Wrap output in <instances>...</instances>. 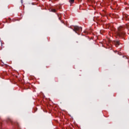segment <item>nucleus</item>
<instances>
[{
  "instance_id": "nucleus-1",
  "label": "nucleus",
  "mask_w": 129,
  "mask_h": 129,
  "mask_svg": "<svg viewBox=\"0 0 129 129\" xmlns=\"http://www.w3.org/2000/svg\"><path fill=\"white\" fill-rule=\"evenodd\" d=\"M125 28L123 26H119L118 28V31L116 32L117 37L123 39L125 37Z\"/></svg>"
},
{
  "instance_id": "nucleus-2",
  "label": "nucleus",
  "mask_w": 129,
  "mask_h": 129,
  "mask_svg": "<svg viewBox=\"0 0 129 129\" xmlns=\"http://www.w3.org/2000/svg\"><path fill=\"white\" fill-rule=\"evenodd\" d=\"M73 30V31H74V32L77 33V34H78V33H80V32H82V28L79 27V26H75Z\"/></svg>"
},
{
  "instance_id": "nucleus-3",
  "label": "nucleus",
  "mask_w": 129,
  "mask_h": 129,
  "mask_svg": "<svg viewBox=\"0 0 129 129\" xmlns=\"http://www.w3.org/2000/svg\"><path fill=\"white\" fill-rule=\"evenodd\" d=\"M9 121H10V122H11V123H12V124L14 125H16V126L19 127L20 125L19 124V123H18V122H13V121H12V120L9 119Z\"/></svg>"
},
{
  "instance_id": "nucleus-4",
  "label": "nucleus",
  "mask_w": 129,
  "mask_h": 129,
  "mask_svg": "<svg viewBox=\"0 0 129 129\" xmlns=\"http://www.w3.org/2000/svg\"><path fill=\"white\" fill-rule=\"evenodd\" d=\"M114 43L116 47H118V46L120 45V43H119V41L118 40L114 41Z\"/></svg>"
},
{
  "instance_id": "nucleus-5",
  "label": "nucleus",
  "mask_w": 129,
  "mask_h": 129,
  "mask_svg": "<svg viewBox=\"0 0 129 129\" xmlns=\"http://www.w3.org/2000/svg\"><path fill=\"white\" fill-rule=\"evenodd\" d=\"M74 2H75V0H69V3H70L71 5H72V4H74Z\"/></svg>"
},
{
  "instance_id": "nucleus-6",
  "label": "nucleus",
  "mask_w": 129,
  "mask_h": 129,
  "mask_svg": "<svg viewBox=\"0 0 129 129\" xmlns=\"http://www.w3.org/2000/svg\"><path fill=\"white\" fill-rule=\"evenodd\" d=\"M51 12H52V13H56V10L55 9H51Z\"/></svg>"
},
{
  "instance_id": "nucleus-7",
  "label": "nucleus",
  "mask_w": 129,
  "mask_h": 129,
  "mask_svg": "<svg viewBox=\"0 0 129 129\" xmlns=\"http://www.w3.org/2000/svg\"><path fill=\"white\" fill-rule=\"evenodd\" d=\"M58 20H59V21H61V17H60V15H58Z\"/></svg>"
},
{
  "instance_id": "nucleus-8",
  "label": "nucleus",
  "mask_w": 129,
  "mask_h": 129,
  "mask_svg": "<svg viewBox=\"0 0 129 129\" xmlns=\"http://www.w3.org/2000/svg\"><path fill=\"white\" fill-rule=\"evenodd\" d=\"M21 3L23 4V0H21Z\"/></svg>"
}]
</instances>
